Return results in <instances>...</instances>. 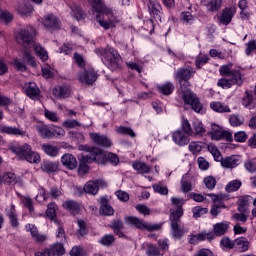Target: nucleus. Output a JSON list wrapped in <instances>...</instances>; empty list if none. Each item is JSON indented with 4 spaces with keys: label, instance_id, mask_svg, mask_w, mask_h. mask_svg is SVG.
<instances>
[{
    "label": "nucleus",
    "instance_id": "obj_23",
    "mask_svg": "<svg viewBox=\"0 0 256 256\" xmlns=\"http://www.w3.org/2000/svg\"><path fill=\"white\" fill-rule=\"evenodd\" d=\"M161 4L154 0H149L148 2V11L154 19H161Z\"/></svg>",
    "mask_w": 256,
    "mask_h": 256
},
{
    "label": "nucleus",
    "instance_id": "obj_22",
    "mask_svg": "<svg viewBox=\"0 0 256 256\" xmlns=\"http://www.w3.org/2000/svg\"><path fill=\"white\" fill-rule=\"evenodd\" d=\"M52 93L54 97H57L58 99H67V97H70L71 95V88L69 86H57L53 88Z\"/></svg>",
    "mask_w": 256,
    "mask_h": 256
},
{
    "label": "nucleus",
    "instance_id": "obj_13",
    "mask_svg": "<svg viewBox=\"0 0 256 256\" xmlns=\"http://www.w3.org/2000/svg\"><path fill=\"white\" fill-rule=\"evenodd\" d=\"M0 133L14 137H25L27 130L23 129L21 126L0 125Z\"/></svg>",
    "mask_w": 256,
    "mask_h": 256
},
{
    "label": "nucleus",
    "instance_id": "obj_60",
    "mask_svg": "<svg viewBox=\"0 0 256 256\" xmlns=\"http://www.w3.org/2000/svg\"><path fill=\"white\" fill-rule=\"evenodd\" d=\"M62 127H65L66 129H75L77 127H81V122L77 120H65L62 123Z\"/></svg>",
    "mask_w": 256,
    "mask_h": 256
},
{
    "label": "nucleus",
    "instance_id": "obj_12",
    "mask_svg": "<svg viewBox=\"0 0 256 256\" xmlns=\"http://www.w3.org/2000/svg\"><path fill=\"white\" fill-rule=\"evenodd\" d=\"M170 227L174 239H181L185 235V228L181 226V216L170 215Z\"/></svg>",
    "mask_w": 256,
    "mask_h": 256
},
{
    "label": "nucleus",
    "instance_id": "obj_16",
    "mask_svg": "<svg viewBox=\"0 0 256 256\" xmlns=\"http://www.w3.org/2000/svg\"><path fill=\"white\" fill-rule=\"evenodd\" d=\"M171 203L175 208L170 209V215L183 217V205H185V200L182 198L172 197Z\"/></svg>",
    "mask_w": 256,
    "mask_h": 256
},
{
    "label": "nucleus",
    "instance_id": "obj_8",
    "mask_svg": "<svg viewBox=\"0 0 256 256\" xmlns=\"http://www.w3.org/2000/svg\"><path fill=\"white\" fill-rule=\"evenodd\" d=\"M36 131H38L42 139H55L57 137H65V130L55 125L41 124L36 126Z\"/></svg>",
    "mask_w": 256,
    "mask_h": 256
},
{
    "label": "nucleus",
    "instance_id": "obj_51",
    "mask_svg": "<svg viewBox=\"0 0 256 256\" xmlns=\"http://www.w3.org/2000/svg\"><path fill=\"white\" fill-rule=\"evenodd\" d=\"M204 184L209 191H213L217 185V180L213 176H207L204 178Z\"/></svg>",
    "mask_w": 256,
    "mask_h": 256
},
{
    "label": "nucleus",
    "instance_id": "obj_52",
    "mask_svg": "<svg viewBox=\"0 0 256 256\" xmlns=\"http://www.w3.org/2000/svg\"><path fill=\"white\" fill-rule=\"evenodd\" d=\"M208 151H210L211 155L214 157V161H223V156H221V151L217 146H208Z\"/></svg>",
    "mask_w": 256,
    "mask_h": 256
},
{
    "label": "nucleus",
    "instance_id": "obj_27",
    "mask_svg": "<svg viewBox=\"0 0 256 256\" xmlns=\"http://www.w3.org/2000/svg\"><path fill=\"white\" fill-rule=\"evenodd\" d=\"M26 231H30L31 236L33 237V239H35V241H37V243H43V241L47 239L45 235L39 234V230L37 229V226L33 224H27Z\"/></svg>",
    "mask_w": 256,
    "mask_h": 256
},
{
    "label": "nucleus",
    "instance_id": "obj_37",
    "mask_svg": "<svg viewBox=\"0 0 256 256\" xmlns=\"http://www.w3.org/2000/svg\"><path fill=\"white\" fill-rule=\"evenodd\" d=\"M46 215L50 221L58 223L59 220H57V205L55 203H49L47 205Z\"/></svg>",
    "mask_w": 256,
    "mask_h": 256
},
{
    "label": "nucleus",
    "instance_id": "obj_56",
    "mask_svg": "<svg viewBox=\"0 0 256 256\" xmlns=\"http://www.w3.org/2000/svg\"><path fill=\"white\" fill-rule=\"evenodd\" d=\"M207 213H209V209L203 208L201 206H196L193 210V217L195 219H199V217H203V215H207Z\"/></svg>",
    "mask_w": 256,
    "mask_h": 256
},
{
    "label": "nucleus",
    "instance_id": "obj_47",
    "mask_svg": "<svg viewBox=\"0 0 256 256\" xmlns=\"http://www.w3.org/2000/svg\"><path fill=\"white\" fill-rule=\"evenodd\" d=\"M104 247H111L115 243V236L113 234H105L99 241Z\"/></svg>",
    "mask_w": 256,
    "mask_h": 256
},
{
    "label": "nucleus",
    "instance_id": "obj_53",
    "mask_svg": "<svg viewBox=\"0 0 256 256\" xmlns=\"http://www.w3.org/2000/svg\"><path fill=\"white\" fill-rule=\"evenodd\" d=\"M57 224V230H56V237L57 239H60L61 243H63V241H66L65 238V228L63 227V224H61V222H55Z\"/></svg>",
    "mask_w": 256,
    "mask_h": 256
},
{
    "label": "nucleus",
    "instance_id": "obj_35",
    "mask_svg": "<svg viewBox=\"0 0 256 256\" xmlns=\"http://www.w3.org/2000/svg\"><path fill=\"white\" fill-rule=\"evenodd\" d=\"M41 170L44 173H57L59 170V165H57L55 162L44 161L41 165Z\"/></svg>",
    "mask_w": 256,
    "mask_h": 256
},
{
    "label": "nucleus",
    "instance_id": "obj_62",
    "mask_svg": "<svg viewBox=\"0 0 256 256\" xmlns=\"http://www.w3.org/2000/svg\"><path fill=\"white\" fill-rule=\"evenodd\" d=\"M152 189H154L155 193H159V195L169 194V189H167V186H163V184H154Z\"/></svg>",
    "mask_w": 256,
    "mask_h": 256
},
{
    "label": "nucleus",
    "instance_id": "obj_63",
    "mask_svg": "<svg viewBox=\"0 0 256 256\" xmlns=\"http://www.w3.org/2000/svg\"><path fill=\"white\" fill-rule=\"evenodd\" d=\"M220 244L222 247H225L226 249H233L235 247L236 243L235 240H231L229 237H224L221 239Z\"/></svg>",
    "mask_w": 256,
    "mask_h": 256
},
{
    "label": "nucleus",
    "instance_id": "obj_38",
    "mask_svg": "<svg viewBox=\"0 0 256 256\" xmlns=\"http://www.w3.org/2000/svg\"><path fill=\"white\" fill-rule=\"evenodd\" d=\"M231 19H233V9H224L219 18L220 23H222V25H229V23H231Z\"/></svg>",
    "mask_w": 256,
    "mask_h": 256
},
{
    "label": "nucleus",
    "instance_id": "obj_55",
    "mask_svg": "<svg viewBox=\"0 0 256 256\" xmlns=\"http://www.w3.org/2000/svg\"><path fill=\"white\" fill-rule=\"evenodd\" d=\"M180 21L184 25H189L193 21V14L190 11H184L180 15Z\"/></svg>",
    "mask_w": 256,
    "mask_h": 256
},
{
    "label": "nucleus",
    "instance_id": "obj_3",
    "mask_svg": "<svg viewBox=\"0 0 256 256\" xmlns=\"http://www.w3.org/2000/svg\"><path fill=\"white\" fill-rule=\"evenodd\" d=\"M175 79L179 82L183 92L182 99L184 101L185 111L193 109V92H191V88H189L191 87V82H189V79H191V68L178 69Z\"/></svg>",
    "mask_w": 256,
    "mask_h": 256
},
{
    "label": "nucleus",
    "instance_id": "obj_41",
    "mask_svg": "<svg viewBox=\"0 0 256 256\" xmlns=\"http://www.w3.org/2000/svg\"><path fill=\"white\" fill-rule=\"evenodd\" d=\"M210 107L213 111H216V113H231L229 106L221 102H212Z\"/></svg>",
    "mask_w": 256,
    "mask_h": 256
},
{
    "label": "nucleus",
    "instance_id": "obj_4",
    "mask_svg": "<svg viewBox=\"0 0 256 256\" xmlns=\"http://www.w3.org/2000/svg\"><path fill=\"white\" fill-rule=\"evenodd\" d=\"M79 151H84L89 153V155L83 156L79 166L80 173H87L89 171V166L87 163H98V165H105V154L101 149L97 147H90L87 145H80L78 147Z\"/></svg>",
    "mask_w": 256,
    "mask_h": 256
},
{
    "label": "nucleus",
    "instance_id": "obj_25",
    "mask_svg": "<svg viewBox=\"0 0 256 256\" xmlns=\"http://www.w3.org/2000/svg\"><path fill=\"white\" fill-rule=\"evenodd\" d=\"M25 93L30 99H36V97H39V87L35 82H29L25 85Z\"/></svg>",
    "mask_w": 256,
    "mask_h": 256
},
{
    "label": "nucleus",
    "instance_id": "obj_46",
    "mask_svg": "<svg viewBox=\"0 0 256 256\" xmlns=\"http://www.w3.org/2000/svg\"><path fill=\"white\" fill-rule=\"evenodd\" d=\"M241 185L242 183L240 180H232L226 185L225 189L227 193H233L234 191H239Z\"/></svg>",
    "mask_w": 256,
    "mask_h": 256
},
{
    "label": "nucleus",
    "instance_id": "obj_39",
    "mask_svg": "<svg viewBox=\"0 0 256 256\" xmlns=\"http://www.w3.org/2000/svg\"><path fill=\"white\" fill-rule=\"evenodd\" d=\"M193 239L194 244L199 243L201 241H205L206 239L207 241H213V239H215V234H213V232H201L199 234L193 235Z\"/></svg>",
    "mask_w": 256,
    "mask_h": 256
},
{
    "label": "nucleus",
    "instance_id": "obj_57",
    "mask_svg": "<svg viewBox=\"0 0 256 256\" xmlns=\"http://www.w3.org/2000/svg\"><path fill=\"white\" fill-rule=\"evenodd\" d=\"M116 133L120 135H129L130 137H135V132L130 127L120 126L116 128Z\"/></svg>",
    "mask_w": 256,
    "mask_h": 256
},
{
    "label": "nucleus",
    "instance_id": "obj_5",
    "mask_svg": "<svg viewBox=\"0 0 256 256\" xmlns=\"http://www.w3.org/2000/svg\"><path fill=\"white\" fill-rule=\"evenodd\" d=\"M96 53H100L104 65L111 71L121 69V55L115 48L107 46L104 50L97 49Z\"/></svg>",
    "mask_w": 256,
    "mask_h": 256
},
{
    "label": "nucleus",
    "instance_id": "obj_48",
    "mask_svg": "<svg viewBox=\"0 0 256 256\" xmlns=\"http://www.w3.org/2000/svg\"><path fill=\"white\" fill-rule=\"evenodd\" d=\"M147 256H163V253L160 252L159 248L155 244H148L146 248Z\"/></svg>",
    "mask_w": 256,
    "mask_h": 256
},
{
    "label": "nucleus",
    "instance_id": "obj_43",
    "mask_svg": "<svg viewBox=\"0 0 256 256\" xmlns=\"http://www.w3.org/2000/svg\"><path fill=\"white\" fill-rule=\"evenodd\" d=\"M242 105L243 107H255V99L253 98V93L246 91L244 97L242 98Z\"/></svg>",
    "mask_w": 256,
    "mask_h": 256
},
{
    "label": "nucleus",
    "instance_id": "obj_6",
    "mask_svg": "<svg viewBox=\"0 0 256 256\" xmlns=\"http://www.w3.org/2000/svg\"><path fill=\"white\" fill-rule=\"evenodd\" d=\"M12 153L17 155L19 159L27 161L28 163H41V156L39 153L33 151L31 145L25 143L21 146H13L11 148Z\"/></svg>",
    "mask_w": 256,
    "mask_h": 256
},
{
    "label": "nucleus",
    "instance_id": "obj_9",
    "mask_svg": "<svg viewBox=\"0 0 256 256\" xmlns=\"http://www.w3.org/2000/svg\"><path fill=\"white\" fill-rule=\"evenodd\" d=\"M124 221L126 225H133V227H136V229H139L140 231H143L146 229V231H159L161 229V225L159 224H149L143 222V220L135 217V216H127L124 218Z\"/></svg>",
    "mask_w": 256,
    "mask_h": 256
},
{
    "label": "nucleus",
    "instance_id": "obj_31",
    "mask_svg": "<svg viewBox=\"0 0 256 256\" xmlns=\"http://www.w3.org/2000/svg\"><path fill=\"white\" fill-rule=\"evenodd\" d=\"M41 193H42V197H43L44 201H47V199H49V197H51L52 199H57L58 197L63 195L61 190H59L55 186L51 187L49 192H47V190L42 188V192Z\"/></svg>",
    "mask_w": 256,
    "mask_h": 256
},
{
    "label": "nucleus",
    "instance_id": "obj_20",
    "mask_svg": "<svg viewBox=\"0 0 256 256\" xmlns=\"http://www.w3.org/2000/svg\"><path fill=\"white\" fill-rule=\"evenodd\" d=\"M90 137L99 147H111L112 145L111 140L107 138V136H103L99 133H91Z\"/></svg>",
    "mask_w": 256,
    "mask_h": 256
},
{
    "label": "nucleus",
    "instance_id": "obj_59",
    "mask_svg": "<svg viewBox=\"0 0 256 256\" xmlns=\"http://www.w3.org/2000/svg\"><path fill=\"white\" fill-rule=\"evenodd\" d=\"M230 124L232 125V127H241V125H243V117L239 116V115H232L230 116Z\"/></svg>",
    "mask_w": 256,
    "mask_h": 256
},
{
    "label": "nucleus",
    "instance_id": "obj_45",
    "mask_svg": "<svg viewBox=\"0 0 256 256\" xmlns=\"http://www.w3.org/2000/svg\"><path fill=\"white\" fill-rule=\"evenodd\" d=\"M193 111L200 113V115L205 114V109L203 108V104H201V100L197 97V94H193Z\"/></svg>",
    "mask_w": 256,
    "mask_h": 256
},
{
    "label": "nucleus",
    "instance_id": "obj_14",
    "mask_svg": "<svg viewBox=\"0 0 256 256\" xmlns=\"http://www.w3.org/2000/svg\"><path fill=\"white\" fill-rule=\"evenodd\" d=\"M99 187H107V182L103 180L88 181L84 185V191L90 195H97L99 192Z\"/></svg>",
    "mask_w": 256,
    "mask_h": 256
},
{
    "label": "nucleus",
    "instance_id": "obj_29",
    "mask_svg": "<svg viewBox=\"0 0 256 256\" xmlns=\"http://www.w3.org/2000/svg\"><path fill=\"white\" fill-rule=\"evenodd\" d=\"M200 3L207 7L208 11H219L223 5L222 0H201Z\"/></svg>",
    "mask_w": 256,
    "mask_h": 256
},
{
    "label": "nucleus",
    "instance_id": "obj_24",
    "mask_svg": "<svg viewBox=\"0 0 256 256\" xmlns=\"http://www.w3.org/2000/svg\"><path fill=\"white\" fill-rule=\"evenodd\" d=\"M229 225H231V223H229L227 221L216 223L213 226L214 238L221 237V236L225 235V233H227V231H229Z\"/></svg>",
    "mask_w": 256,
    "mask_h": 256
},
{
    "label": "nucleus",
    "instance_id": "obj_1",
    "mask_svg": "<svg viewBox=\"0 0 256 256\" xmlns=\"http://www.w3.org/2000/svg\"><path fill=\"white\" fill-rule=\"evenodd\" d=\"M36 34L37 30H35V27L26 26L16 32L15 39L17 43L25 47V49H31V47H34L37 57H40L42 61H47V59H49L47 51H45V48L41 47V45L35 43Z\"/></svg>",
    "mask_w": 256,
    "mask_h": 256
},
{
    "label": "nucleus",
    "instance_id": "obj_58",
    "mask_svg": "<svg viewBox=\"0 0 256 256\" xmlns=\"http://www.w3.org/2000/svg\"><path fill=\"white\" fill-rule=\"evenodd\" d=\"M78 223V237H85V235H87V224L85 223V221L79 219L77 221Z\"/></svg>",
    "mask_w": 256,
    "mask_h": 256
},
{
    "label": "nucleus",
    "instance_id": "obj_64",
    "mask_svg": "<svg viewBox=\"0 0 256 256\" xmlns=\"http://www.w3.org/2000/svg\"><path fill=\"white\" fill-rule=\"evenodd\" d=\"M244 167L249 173H256V158L246 161Z\"/></svg>",
    "mask_w": 256,
    "mask_h": 256
},
{
    "label": "nucleus",
    "instance_id": "obj_21",
    "mask_svg": "<svg viewBox=\"0 0 256 256\" xmlns=\"http://www.w3.org/2000/svg\"><path fill=\"white\" fill-rule=\"evenodd\" d=\"M6 216L9 218L10 225L13 229H17L19 227V218H17V210L15 209V205H11L6 208Z\"/></svg>",
    "mask_w": 256,
    "mask_h": 256
},
{
    "label": "nucleus",
    "instance_id": "obj_28",
    "mask_svg": "<svg viewBox=\"0 0 256 256\" xmlns=\"http://www.w3.org/2000/svg\"><path fill=\"white\" fill-rule=\"evenodd\" d=\"M253 198L251 196H241L238 202L239 213H247L249 211V205H251Z\"/></svg>",
    "mask_w": 256,
    "mask_h": 256
},
{
    "label": "nucleus",
    "instance_id": "obj_42",
    "mask_svg": "<svg viewBox=\"0 0 256 256\" xmlns=\"http://www.w3.org/2000/svg\"><path fill=\"white\" fill-rule=\"evenodd\" d=\"M100 209L103 215H113V207L109 205V200L105 197L100 199Z\"/></svg>",
    "mask_w": 256,
    "mask_h": 256
},
{
    "label": "nucleus",
    "instance_id": "obj_34",
    "mask_svg": "<svg viewBox=\"0 0 256 256\" xmlns=\"http://www.w3.org/2000/svg\"><path fill=\"white\" fill-rule=\"evenodd\" d=\"M132 167L141 175L151 173V167H149V165H147L145 162L134 161L132 163Z\"/></svg>",
    "mask_w": 256,
    "mask_h": 256
},
{
    "label": "nucleus",
    "instance_id": "obj_33",
    "mask_svg": "<svg viewBox=\"0 0 256 256\" xmlns=\"http://www.w3.org/2000/svg\"><path fill=\"white\" fill-rule=\"evenodd\" d=\"M123 227H124L123 221L119 219L112 221L110 225V229H112L115 235H118L120 238L125 237V233H123Z\"/></svg>",
    "mask_w": 256,
    "mask_h": 256
},
{
    "label": "nucleus",
    "instance_id": "obj_50",
    "mask_svg": "<svg viewBox=\"0 0 256 256\" xmlns=\"http://www.w3.org/2000/svg\"><path fill=\"white\" fill-rule=\"evenodd\" d=\"M0 21L6 25L7 23H11L13 21V14L7 10H0Z\"/></svg>",
    "mask_w": 256,
    "mask_h": 256
},
{
    "label": "nucleus",
    "instance_id": "obj_32",
    "mask_svg": "<svg viewBox=\"0 0 256 256\" xmlns=\"http://www.w3.org/2000/svg\"><path fill=\"white\" fill-rule=\"evenodd\" d=\"M235 246L237 247L240 253H245V251H249V247L251 243L246 237H239L235 239Z\"/></svg>",
    "mask_w": 256,
    "mask_h": 256
},
{
    "label": "nucleus",
    "instance_id": "obj_36",
    "mask_svg": "<svg viewBox=\"0 0 256 256\" xmlns=\"http://www.w3.org/2000/svg\"><path fill=\"white\" fill-rule=\"evenodd\" d=\"M71 13L70 15L74 17V19H77V21H81V19L85 18V13L83 10L79 7V5L72 3L70 5Z\"/></svg>",
    "mask_w": 256,
    "mask_h": 256
},
{
    "label": "nucleus",
    "instance_id": "obj_17",
    "mask_svg": "<svg viewBox=\"0 0 256 256\" xmlns=\"http://www.w3.org/2000/svg\"><path fill=\"white\" fill-rule=\"evenodd\" d=\"M81 83H86V85H93L97 81V72L93 69L85 70L79 76Z\"/></svg>",
    "mask_w": 256,
    "mask_h": 256
},
{
    "label": "nucleus",
    "instance_id": "obj_10",
    "mask_svg": "<svg viewBox=\"0 0 256 256\" xmlns=\"http://www.w3.org/2000/svg\"><path fill=\"white\" fill-rule=\"evenodd\" d=\"M217 85L218 87H222V89H231L233 85H243L241 72H233L232 76H226V78H221L218 81Z\"/></svg>",
    "mask_w": 256,
    "mask_h": 256
},
{
    "label": "nucleus",
    "instance_id": "obj_49",
    "mask_svg": "<svg viewBox=\"0 0 256 256\" xmlns=\"http://www.w3.org/2000/svg\"><path fill=\"white\" fill-rule=\"evenodd\" d=\"M220 75H223L224 77H233V73H239L237 70H231V66L229 65H223L219 69Z\"/></svg>",
    "mask_w": 256,
    "mask_h": 256
},
{
    "label": "nucleus",
    "instance_id": "obj_19",
    "mask_svg": "<svg viewBox=\"0 0 256 256\" xmlns=\"http://www.w3.org/2000/svg\"><path fill=\"white\" fill-rule=\"evenodd\" d=\"M61 163L63 167L69 169L70 171L77 169V158L73 154H64L61 157Z\"/></svg>",
    "mask_w": 256,
    "mask_h": 256
},
{
    "label": "nucleus",
    "instance_id": "obj_26",
    "mask_svg": "<svg viewBox=\"0 0 256 256\" xmlns=\"http://www.w3.org/2000/svg\"><path fill=\"white\" fill-rule=\"evenodd\" d=\"M241 163V160L237 156H230L225 159L222 158L221 165L226 169H235Z\"/></svg>",
    "mask_w": 256,
    "mask_h": 256
},
{
    "label": "nucleus",
    "instance_id": "obj_40",
    "mask_svg": "<svg viewBox=\"0 0 256 256\" xmlns=\"http://www.w3.org/2000/svg\"><path fill=\"white\" fill-rule=\"evenodd\" d=\"M42 151L49 157H57V155H59V147L51 144H43Z\"/></svg>",
    "mask_w": 256,
    "mask_h": 256
},
{
    "label": "nucleus",
    "instance_id": "obj_18",
    "mask_svg": "<svg viewBox=\"0 0 256 256\" xmlns=\"http://www.w3.org/2000/svg\"><path fill=\"white\" fill-rule=\"evenodd\" d=\"M208 135L213 141H221V139H225V141L229 142L233 141V134L223 129L215 132H208Z\"/></svg>",
    "mask_w": 256,
    "mask_h": 256
},
{
    "label": "nucleus",
    "instance_id": "obj_2",
    "mask_svg": "<svg viewBox=\"0 0 256 256\" xmlns=\"http://www.w3.org/2000/svg\"><path fill=\"white\" fill-rule=\"evenodd\" d=\"M92 5V9L98 15L96 16L97 23H99L102 29L105 31L109 29H113L115 27V23H119V20L115 15H113V10L111 8H107L105 2L103 0H88Z\"/></svg>",
    "mask_w": 256,
    "mask_h": 256
},
{
    "label": "nucleus",
    "instance_id": "obj_15",
    "mask_svg": "<svg viewBox=\"0 0 256 256\" xmlns=\"http://www.w3.org/2000/svg\"><path fill=\"white\" fill-rule=\"evenodd\" d=\"M42 23L46 29H61V20L54 14L44 16Z\"/></svg>",
    "mask_w": 256,
    "mask_h": 256
},
{
    "label": "nucleus",
    "instance_id": "obj_7",
    "mask_svg": "<svg viewBox=\"0 0 256 256\" xmlns=\"http://www.w3.org/2000/svg\"><path fill=\"white\" fill-rule=\"evenodd\" d=\"M182 130H176L172 133V141L183 147V145H188L189 141H191V136L193 135V130L191 129V123L189 120L183 119L182 122Z\"/></svg>",
    "mask_w": 256,
    "mask_h": 256
},
{
    "label": "nucleus",
    "instance_id": "obj_44",
    "mask_svg": "<svg viewBox=\"0 0 256 256\" xmlns=\"http://www.w3.org/2000/svg\"><path fill=\"white\" fill-rule=\"evenodd\" d=\"M157 89L162 95H171L175 91V86L171 82H166L165 84L159 85Z\"/></svg>",
    "mask_w": 256,
    "mask_h": 256
},
{
    "label": "nucleus",
    "instance_id": "obj_61",
    "mask_svg": "<svg viewBox=\"0 0 256 256\" xmlns=\"http://www.w3.org/2000/svg\"><path fill=\"white\" fill-rule=\"evenodd\" d=\"M68 135L72 138V141H77V143H83L85 141V136L81 132L70 131Z\"/></svg>",
    "mask_w": 256,
    "mask_h": 256
},
{
    "label": "nucleus",
    "instance_id": "obj_30",
    "mask_svg": "<svg viewBox=\"0 0 256 256\" xmlns=\"http://www.w3.org/2000/svg\"><path fill=\"white\" fill-rule=\"evenodd\" d=\"M64 209H67L71 215H77L81 211V206L75 200H68L63 203Z\"/></svg>",
    "mask_w": 256,
    "mask_h": 256
},
{
    "label": "nucleus",
    "instance_id": "obj_11",
    "mask_svg": "<svg viewBox=\"0 0 256 256\" xmlns=\"http://www.w3.org/2000/svg\"><path fill=\"white\" fill-rule=\"evenodd\" d=\"M62 255H65V247L61 242L54 243L50 245L49 248H46L34 254V256H62Z\"/></svg>",
    "mask_w": 256,
    "mask_h": 256
},
{
    "label": "nucleus",
    "instance_id": "obj_54",
    "mask_svg": "<svg viewBox=\"0 0 256 256\" xmlns=\"http://www.w3.org/2000/svg\"><path fill=\"white\" fill-rule=\"evenodd\" d=\"M44 116L46 119H48V121H51L52 123H59V115H57V112L45 109Z\"/></svg>",
    "mask_w": 256,
    "mask_h": 256
}]
</instances>
